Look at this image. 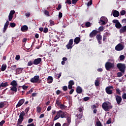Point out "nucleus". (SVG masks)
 <instances>
[{
  "instance_id": "f257e3e1",
  "label": "nucleus",
  "mask_w": 126,
  "mask_h": 126,
  "mask_svg": "<svg viewBox=\"0 0 126 126\" xmlns=\"http://www.w3.org/2000/svg\"><path fill=\"white\" fill-rule=\"evenodd\" d=\"M10 85L12 86V87L11 88L10 90H11V91L13 92H17V81L16 80H13L11 82Z\"/></svg>"
},
{
  "instance_id": "f03ea898",
  "label": "nucleus",
  "mask_w": 126,
  "mask_h": 126,
  "mask_svg": "<svg viewBox=\"0 0 126 126\" xmlns=\"http://www.w3.org/2000/svg\"><path fill=\"white\" fill-rule=\"evenodd\" d=\"M117 67L119 69L120 71H121L122 73H125L126 70V64H123L122 63H119L117 64Z\"/></svg>"
},
{
  "instance_id": "7ed1b4c3",
  "label": "nucleus",
  "mask_w": 126,
  "mask_h": 126,
  "mask_svg": "<svg viewBox=\"0 0 126 126\" xmlns=\"http://www.w3.org/2000/svg\"><path fill=\"white\" fill-rule=\"evenodd\" d=\"M102 109L106 111H110V109H113V106H109V104L107 102L103 103L102 104Z\"/></svg>"
},
{
  "instance_id": "20e7f679",
  "label": "nucleus",
  "mask_w": 126,
  "mask_h": 126,
  "mask_svg": "<svg viewBox=\"0 0 126 126\" xmlns=\"http://www.w3.org/2000/svg\"><path fill=\"white\" fill-rule=\"evenodd\" d=\"M114 67V63L111 62H107L105 63V68L106 70H110V68Z\"/></svg>"
},
{
  "instance_id": "39448f33",
  "label": "nucleus",
  "mask_w": 126,
  "mask_h": 126,
  "mask_svg": "<svg viewBox=\"0 0 126 126\" xmlns=\"http://www.w3.org/2000/svg\"><path fill=\"white\" fill-rule=\"evenodd\" d=\"M112 22L113 23H115V27H116L117 29H121V28L123 27L118 20L114 19L112 21Z\"/></svg>"
},
{
  "instance_id": "423d86ee",
  "label": "nucleus",
  "mask_w": 126,
  "mask_h": 126,
  "mask_svg": "<svg viewBox=\"0 0 126 126\" xmlns=\"http://www.w3.org/2000/svg\"><path fill=\"white\" fill-rule=\"evenodd\" d=\"M114 87L112 86L107 87L105 89V91L107 94H108V95H111L113 94V91L111 89H113Z\"/></svg>"
},
{
  "instance_id": "0eeeda50",
  "label": "nucleus",
  "mask_w": 126,
  "mask_h": 126,
  "mask_svg": "<svg viewBox=\"0 0 126 126\" xmlns=\"http://www.w3.org/2000/svg\"><path fill=\"white\" fill-rule=\"evenodd\" d=\"M39 78H40V76L38 75L34 76V77L31 79L30 81L32 83H37L39 81Z\"/></svg>"
},
{
  "instance_id": "6e6552de",
  "label": "nucleus",
  "mask_w": 126,
  "mask_h": 126,
  "mask_svg": "<svg viewBox=\"0 0 126 126\" xmlns=\"http://www.w3.org/2000/svg\"><path fill=\"white\" fill-rule=\"evenodd\" d=\"M115 97L118 105H120V104L122 103V101L123 100V98H122V96L119 95L115 94Z\"/></svg>"
},
{
  "instance_id": "1a4fd4ad",
  "label": "nucleus",
  "mask_w": 126,
  "mask_h": 126,
  "mask_svg": "<svg viewBox=\"0 0 126 126\" xmlns=\"http://www.w3.org/2000/svg\"><path fill=\"white\" fill-rule=\"evenodd\" d=\"M98 33H99V32L96 30L92 31L89 34L90 38H93V37H95Z\"/></svg>"
},
{
  "instance_id": "9d476101",
  "label": "nucleus",
  "mask_w": 126,
  "mask_h": 126,
  "mask_svg": "<svg viewBox=\"0 0 126 126\" xmlns=\"http://www.w3.org/2000/svg\"><path fill=\"white\" fill-rule=\"evenodd\" d=\"M25 102V99L24 98H22L20 99L17 104L16 105V108H19V107H21V106H22L23 104H24V102Z\"/></svg>"
},
{
  "instance_id": "9b49d317",
  "label": "nucleus",
  "mask_w": 126,
  "mask_h": 126,
  "mask_svg": "<svg viewBox=\"0 0 126 126\" xmlns=\"http://www.w3.org/2000/svg\"><path fill=\"white\" fill-rule=\"evenodd\" d=\"M42 62V58H37L35 59L33 62V64L34 65H38V64H40L41 62Z\"/></svg>"
},
{
  "instance_id": "f8f14e48",
  "label": "nucleus",
  "mask_w": 126,
  "mask_h": 126,
  "mask_svg": "<svg viewBox=\"0 0 126 126\" xmlns=\"http://www.w3.org/2000/svg\"><path fill=\"white\" fill-rule=\"evenodd\" d=\"M115 50L116 51H122L124 50V45L119 43L115 47Z\"/></svg>"
},
{
  "instance_id": "ddd939ff",
  "label": "nucleus",
  "mask_w": 126,
  "mask_h": 126,
  "mask_svg": "<svg viewBox=\"0 0 126 126\" xmlns=\"http://www.w3.org/2000/svg\"><path fill=\"white\" fill-rule=\"evenodd\" d=\"M96 39L97 40L99 45H102V35L100 34H96Z\"/></svg>"
},
{
  "instance_id": "4468645a",
  "label": "nucleus",
  "mask_w": 126,
  "mask_h": 126,
  "mask_svg": "<svg viewBox=\"0 0 126 126\" xmlns=\"http://www.w3.org/2000/svg\"><path fill=\"white\" fill-rule=\"evenodd\" d=\"M98 23L100 24V25H106V22H105V17H101L98 22Z\"/></svg>"
},
{
  "instance_id": "2eb2a0df",
  "label": "nucleus",
  "mask_w": 126,
  "mask_h": 126,
  "mask_svg": "<svg viewBox=\"0 0 126 126\" xmlns=\"http://www.w3.org/2000/svg\"><path fill=\"white\" fill-rule=\"evenodd\" d=\"M68 116H69L68 113L66 112H63L62 111V112H61V119H63V118H66V117H67Z\"/></svg>"
},
{
  "instance_id": "dca6fc26",
  "label": "nucleus",
  "mask_w": 126,
  "mask_h": 126,
  "mask_svg": "<svg viewBox=\"0 0 126 126\" xmlns=\"http://www.w3.org/2000/svg\"><path fill=\"white\" fill-rule=\"evenodd\" d=\"M112 14L114 17H119L120 16V12L116 10L112 11Z\"/></svg>"
},
{
  "instance_id": "f3484780",
  "label": "nucleus",
  "mask_w": 126,
  "mask_h": 126,
  "mask_svg": "<svg viewBox=\"0 0 126 126\" xmlns=\"http://www.w3.org/2000/svg\"><path fill=\"white\" fill-rule=\"evenodd\" d=\"M21 30L22 32H26L28 31V27L26 25H24L21 27Z\"/></svg>"
},
{
  "instance_id": "a211bd4d",
  "label": "nucleus",
  "mask_w": 126,
  "mask_h": 126,
  "mask_svg": "<svg viewBox=\"0 0 126 126\" xmlns=\"http://www.w3.org/2000/svg\"><path fill=\"white\" fill-rule=\"evenodd\" d=\"M76 92L78 94H81L82 93V88L80 86H78L76 88Z\"/></svg>"
},
{
  "instance_id": "6ab92c4d",
  "label": "nucleus",
  "mask_w": 126,
  "mask_h": 126,
  "mask_svg": "<svg viewBox=\"0 0 126 126\" xmlns=\"http://www.w3.org/2000/svg\"><path fill=\"white\" fill-rule=\"evenodd\" d=\"M120 33H125L126 32V26H123L119 31Z\"/></svg>"
},
{
  "instance_id": "aec40b11",
  "label": "nucleus",
  "mask_w": 126,
  "mask_h": 126,
  "mask_svg": "<svg viewBox=\"0 0 126 126\" xmlns=\"http://www.w3.org/2000/svg\"><path fill=\"white\" fill-rule=\"evenodd\" d=\"M53 81V77L51 76H48L47 80V83H49V84L52 83Z\"/></svg>"
},
{
  "instance_id": "412c9836",
  "label": "nucleus",
  "mask_w": 126,
  "mask_h": 126,
  "mask_svg": "<svg viewBox=\"0 0 126 126\" xmlns=\"http://www.w3.org/2000/svg\"><path fill=\"white\" fill-rule=\"evenodd\" d=\"M7 86H8V83L7 82H2L0 85V88H1V87H7Z\"/></svg>"
},
{
  "instance_id": "4be33fe9",
  "label": "nucleus",
  "mask_w": 126,
  "mask_h": 126,
  "mask_svg": "<svg viewBox=\"0 0 126 126\" xmlns=\"http://www.w3.org/2000/svg\"><path fill=\"white\" fill-rule=\"evenodd\" d=\"M23 70V68H18L16 69V74H19V73H21L22 71Z\"/></svg>"
},
{
  "instance_id": "5701e85b",
  "label": "nucleus",
  "mask_w": 126,
  "mask_h": 126,
  "mask_svg": "<svg viewBox=\"0 0 126 126\" xmlns=\"http://www.w3.org/2000/svg\"><path fill=\"white\" fill-rule=\"evenodd\" d=\"M74 42L75 44H78L79 42H80V37H77L75 38L74 40Z\"/></svg>"
},
{
  "instance_id": "b1692460",
  "label": "nucleus",
  "mask_w": 126,
  "mask_h": 126,
  "mask_svg": "<svg viewBox=\"0 0 126 126\" xmlns=\"http://www.w3.org/2000/svg\"><path fill=\"white\" fill-rule=\"evenodd\" d=\"M7 66H6V64H3L2 65H1V67L0 68V70L1 71H4V70H5V69H6V67Z\"/></svg>"
},
{
  "instance_id": "393cba45",
  "label": "nucleus",
  "mask_w": 126,
  "mask_h": 126,
  "mask_svg": "<svg viewBox=\"0 0 126 126\" xmlns=\"http://www.w3.org/2000/svg\"><path fill=\"white\" fill-rule=\"evenodd\" d=\"M24 119H22L21 118H19L18 120L17 123V126H19V125H21L22 124V122H23Z\"/></svg>"
},
{
  "instance_id": "a878e982",
  "label": "nucleus",
  "mask_w": 126,
  "mask_h": 126,
  "mask_svg": "<svg viewBox=\"0 0 126 126\" xmlns=\"http://www.w3.org/2000/svg\"><path fill=\"white\" fill-rule=\"evenodd\" d=\"M83 116V113H80L79 114L76 115V117H77L78 120H81V119H82Z\"/></svg>"
},
{
  "instance_id": "bb28decb",
  "label": "nucleus",
  "mask_w": 126,
  "mask_h": 126,
  "mask_svg": "<svg viewBox=\"0 0 126 126\" xmlns=\"http://www.w3.org/2000/svg\"><path fill=\"white\" fill-rule=\"evenodd\" d=\"M6 103V101H1L0 102V108H3V107H4V105H5V103Z\"/></svg>"
},
{
  "instance_id": "cd10ccee",
  "label": "nucleus",
  "mask_w": 126,
  "mask_h": 126,
  "mask_svg": "<svg viewBox=\"0 0 126 126\" xmlns=\"http://www.w3.org/2000/svg\"><path fill=\"white\" fill-rule=\"evenodd\" d=\"M72 47H73V46L68 43L66 45V48H67V50H70L72 49Z\"/></svg>"
},
{
  "instance_id": "c85d7f7f",
  "label": "nucleus",
  "mask_w": 126,
  "mask_h": 126,
  "mask_svg": "<svg viewBox=\"0 0 126 126\" xmlns=\"http://www.w3.org/2000/svg\"><path fill=\"white\" fill-rule=\"evenodd\" d=\"M60 108L61 110H65L66 109V106L62 104L60 105Z\"/></svg>"
},
{
  "instance_id": "c756f323",
  "label": "nucleus",
  "mask_w": 126,
  "mask_h": 126,
  "mask_svg": "<svg viewBox=\"0 0 126 126\" xmlns=\"http://www.w3.org/2000/svg\"><path fill=\"white\" fill-rule=\"evenodd\" d=\"M17 67V66H16V65H13L10 67V68H11V70H15L16 71V70L17 69V68H16Z\"/></svg>"
},
{
  "instance_id": "7c9ffc66",
  "label": "nucleus",
  "mask_w": 126,
  "mask_h": 126,
  "mask_svg": "<svg viewBox=\"0 0 126 126\" xmlns=\"http://www.w3.org/2000/svg\"><path fill=\"white\" fill-rule=\"evenodd\" d=\"M62 113H63V110H59L57 112V115L59 117L61 118V115H62Z\"/></svg>"
},
{
  "instance_id": "2f4dec72",
  "label": "nucleus",
  "mask_w": 126,
  "mask_h": 126,
  "mask_svg": "<svg viewBox=\"0 0 126 126\" xmlns=\"http://www.w3.org/2000/svg\"><path fill=\"white\" fill-rule=\"evenodd\" d=\"M102 31H104V27L100 26L98 28V33L99 32H102Z\"/></svg>"
},
{
  "instance_id": "473e14b6",
  "label": "nucleus",
  "mask_w": 126,
  "mask_h": 126,
  "mask_svg": "<svg viewBox=\"0 0 126 126\" xmlns=\"http://www.w3.org/2000/svg\"><path fill=\"white\" fill-rule=\"evenodd\" d=\"M97 121L96 123V126H102V124H101V122L99 121V119H97Z\"/></svg>"
},
{
  "instance_id": "72a5a7b5",
  "label": "nucleus",
  "mask_w": 126,
  "mask_h": 126,
  "mask_svg": "<svg viewBox=\"0 0 126 126\" xmlns=\"http://www.w3.org/2000/svg\"><path fill=\"white\" fill-rule=\"evenodd\" d=\"M119 59H120V61H124V60L126 59V56H125L124 55H121L119 57Z\"/></svg>"
},
{
  "instance_id": "f704fd0d",
  "label": "nucleus",
  "mask_w": 126,
  "mask_h": 126,
  "mask_svg": "<svg viewBox=\"0 0 126 126\" xmlns=\"http://www.w3.org/2000/svg\"><path fill=\"white\" fill-rule=\"evenodd\" d=\"M85 26L87 27V28L90 27V26H91V23L89 22H88L85 23Z\"/></svg>"
},
{
  "instance_id": "c9c22d12",
  "label": "nucleus",
  "mask_w": 126,
  "mask_h": 126,
  "mask_svg": "<svg viewBox=\"0 0 126 126\" xmlns=\"http://www.w3.org/2000/svg\"><path fill=\"white\" fill-rule=\"evenodd\" d=\"M94 85L95 86L98 87L100 85V83L98 80H96L94 83Z\"/></svg>"
},
{
  "instance_id": "e433bc0d",
  "label": "nucleus",
  "mask_w": 126,
  "mask_h": 126,
  "mask_svg": "<svg viewBox=\"0 0 126 126\" xmlns=\"http://www.w3.org/2000/svg\"><path fill=\"white\" fill-rule=\"evenodd\" d=\"M66 118H67L66 120H67L68 124H70V123L71 122V120L70 117H69L68 116Z\"/></svg>"
},
{
  "instance_id": "4c0bfd02",
  "label": "nucleus",
  "mask_w": 126,
  "mask_h": 126,
  "mask_svg": "<svg viewBox=\"0 0 126 126\" xmlns=\"http://www.w3.org/2000/svg\"><path fill=\"white\" fill-rule=\"evenodd\" d=\"M8 25H9V22L8 21H7L5 23V25H4V27L5 28H7L8 27Z\"/></svg>"
},
{
  "instance_id": "58836bf2",
  "label": "nucleus",
  "mask_w": 126,
  "mask_h": 126,
  "mask_svg": "<svg viewBox=\"0 0 126 126\" xmlns=\"http://www.w3.org/2000/svg\"><path fill=\"white\" fill-rule=\"evenodd\" d=\"M44 13L45 15H47V16H50V13H49V11L48 10H44Z\"/></svg>"
},
{
  "instance_id": "ea45409f",
  "label": "nucleus",
  "mask_w": 126,
  "mask_h": 126,
  "mask_svg": "<svg viewBox=\"0 0 126 126\" xmlns=\"http://www.w3.org/2000/svg\"><path fill=\"white\" fill-rule=\"evenodd\" d=\"M68 84L69 85L73 86V85H74V81H73V80H70L69 81Z\"/></svg>"
},
{
  "instance_id": "a19ab883",
  "label": "nucleus",
  "mask_w": 126,
  "mask_h": 126,
  "mask_svg": "<svg viewBox=\"0 0 126 126\" xmlns=\"http://www.w3.org/2000/svg\"><path fill=\"white\" fill-rule=\"evenodd\" d=\"M10 26H11L12 28H14V27H15V26H16V24L14 23H11L10 24Z\"/></svg>"
},
{
  "instance_id": "79ce46f5",
  "label": "nucleus",
  "mask_w": 126,
  "mask_h": 126,
  "mask_svg": "<svg viewBox=\"0 0 126 126\" xmlns=\"http://www.w3.org/2000/svg\"><path fill=\"white\" fill-rule=\"evenodd\" d=\"M12 18H13V16L9 14V16H8L9 21H11L12 20Z\"/></svg>"
},
{
  "instance_id": "37998d69",
  "label": "nucleus",
  "mask_w": 126,
  "mask_h": 126,
  "mask_svg": "<svg viewBox=\"0 0 126 126\" xmlns=\"http://www.w3.org/2000/svg\"><path fill=\"white\" fill-rule=\"evenodd\" d=\"M126 13V10H123L120 12L121 15H125Z\"/></svg>"
},
{
  "instance_id": "c03bdc74",
  "label": "nucleus",
  "mask_w": 126,
  "mask_h": 126,
  "mask_svg": "<svg viewBox=\"0 0 126 126\" xmlns=\"http://www.w3.org/2000/svg\"><path fill=\"white\" fill-rule=\"evenodd\" d=\"M49 31V29H48L47 28H44L43 29V32L44 33H48Z\"/></svg>"
},
{
  "instance_id": "a18cd8bd",
  "label": "nucleus",
  "mask_w": 126,
  "mask_h": 126,
  "mask_svg": "<svg viewBox=\"0 0 126 126\" xmlns=\"http://www.w3.org/2000/svg\"><path fill=\"white\" fill-rule=\"evenodd\" d=\"M122 72H119L117 73V77H122V76L123 75V73H122Z\"/></svg>"
},
{
  "instance_id": "49530a36",
  "label": "nucleus",
  "mask_w": 126,
  "mask_h": 126,
  "mask_svg": "<svg viewBox=\"0 0 126 126\" xmlns=\"http://www.w3.org/2000/svg\"><path fill=\"white\" fill-rule=\"evenodd\" d=\"M68 44H69V45H73V39H71L69 40Z\"/></svg>"
},
{
  "instance_id": "de8ad7c7",
  "label": "nucleus",
  "mask_w": 126,
  "mask_h": 126,
  "mask_svg": "<svg viewBox=\"0 0 126 126\" xmlns=\"http://www.w3.org/2000/svg\"><path fill=\"white\" fill-rule=\"evenodd\" d=\"M56 104H57V105L58 106H61V104H62V102H60L59 100H56Z\"/></svg>"
},
{
  "instance_id": "09e8293b",
  "label": "nucleus",
  "mask_w": 126,
  "mask_h": 126,
  "mask_svg": "<svg viewBox=\"0 0 126 126\" xmlns=\"http://www.w3.org/2000/svg\"><path fill=\"white\" fill-rule=\"evenodd\" d=\"M63 91H67V86H63Z\"/></svg>"
},
{
  "instance_id": "8fccbe9b",
  "label": "nucleus",
  "mask_w": 126,
  "mask_h": 126,
  "mask_svg": "<svg viewBox=\"0 0 126 126\" xmlns=\"http://www.w3.org/2000/svg\"><path fill=\"white\" fill-rule=\"evenodd\" d=\"M122 98H123V100L126 99V93H124L122 94Z\"/></svg>"
},
{
  "instance_id": "3c124183",
  "label": "nucleus",
  "mask_w": 126,
  "mask_h": 126,
  "mask_svg": "<svg viewBox=\"0 0 126 126\" xmlns=\"http://www.w3.org/2000/svg\"><path fill=\"white\" fill-rule=\"evenodd\" d=\"M89 99H90V97L87 96L83 98L84 101H85V102H87V101H88V100H89Z\"/></svg>"
},
{
  "instance_id": "603ef678",
  "label": "nucleus",
  "mask_w": 126,
  "mask_h": 126,
  "mask_svg": "<svg viewBox=\"0 0 126 126\" xmlns=\"http://www.w3.org/2000/svg\"><path fill=\"white\" fill-rule=\"evenodd\" d=\"M5 123V121L4 120H2L0 122V126H3V124H4Z\"/></svg>"
},
{
  "instance_id": "864d4df0",
  "label": "nucleus",
  "mask_w": 126,
  "mask_h": 126,
  "mask_svg": "<svg viewBox=\"0 0 126 126\" xmlns=\"http://www.w3.org/2000/svg\"><path fill=\"white\" fill-rule=\"evenodd\" d=\"M33 64V63L32 62V61H29L28 63V66H31V65H32Z\"/></svg>"
},
{
  "instance_id": "5fc2aeb1",
  "label": "nucleus",
  "mask_w": 126,
  "mask_h": 126,
  "mask_svg": "<svg viewBox=\"0 0 126 126\" xmlns=\"http://www.w3.org/2000/svg\"><path fill=\"white\" fill-rule=\"evenodd\" d=\"M117 94H118L119 95H121V90H120L119 89H117L116 90Z\"/></svg>"
},
{
  "instance_id": "6e6d98bb",
  "label": "nucleus",
  "mask_w": 126,
  "mask_h": 126,
  "mask_svg": "<svg viewBox=\"0 0 126 126\" xmlns=\"http://www.w3.org/2000/svg\"><path fill=\"white\" fill-rule=\"evenodd\" d=\"M15 60H16L17 61H19V60H20V55H16L15 57Z\"/></svg>"
},
{
  "instance_id": "4d7b16f0",
  "label": "nucleus",
  "mask_w": 126,
  "mask_h": 126,
  "mask_svg": "<svg viewBox=\"0 0 126 126\" xmlns=\"http://www.w3.org/2000/svg\"><path fill=\"white\" fill-rule=\"evenodd\" d=\"M92 2H93L92 0H90V1L88 2V4H87L88 6H90V5H92Z\"/></svg>"
},
{
  "instance_id": "13d9d810",
  "label": "nucleus",
  "mask_w": 126,
  "mask_h": 126,
  "mask_svg": "<svg viewBox=\"0 0 126 126\" xmlns=\"http://www.w3.org/2000/svg\"><path fill=\"white\" fill-rule=\"evenodd\" d=\"M62 17H63V13H62L61 12H59V18L60 19H61V18H62Z\"/></svg>"
},
{
  "instance_id": "bf43d9fd",
  "label": "nucleus",
  "mask_w": 126,
  "mask_h": 126,
  "mask_svg": "<svg viewBox=\"0 0 126 126\" xmlns=\"http://www.w3.org/2000/svg\"><path fill=\"white\" fill-rule=\"evenodd\" d=\"M14 13H15V11L14 10H11L10 11V13L9 14L12 15L13 16V14H14Z\"/></svg>"
},
{
  "instance_id": "052dcab7",
  "label": "nucleus",
  "mask_w": 126,
  "mask_h": 126,
  "mask_svg": "<svg viewBox=\"0 0 126 126\" xmlns=\"http://www.w3.org/2000/svg\"><path fill=\"white\" fill-rule=\"evenodd\" d=\"M59 119H60V117L56 115L53 119V121H57V120H59Z\"/></svg>"
},
{
  "instance_id": "680f3d73",
  "label": "nucleus",
  "mask_w": 126,
  "mask_h": 126,
  "mask_svg": "<svg viewBox=\"0 0 126 126\" xmlns=\"http://www.w3.org/2000/svg\"><path fill=\"white\" fill-rule=\"evenodd\" d=\"M32 92H33V89H31L27 93L26 95H28L29 94H30V93H32Z\"/></svg>"
},
{
  "instance_id": "e2e57ef3",
  "label": "nucleus",
  "mask_w": 126,
  "mask_h": 126,
  "mask_svg": "<svg viewBox=\"0 0 126 126\" xmlns=\"http://www.w3.org/2000/svg\"><path fill=\"white\" fill-rule=\"evenodd\" d=\"M65 3H68V4H71V0H66Z\"/></svg>"
},
{
  "instance_id": "0e129e2a",
  "label": "nucleus",
  "mask_w": 126,
  "mask_h": 126,
  "mask_svg": "<svg viewBox=\"0 0 126 126\" xmlns=\"http://www.w3.org/2000/svg\"><path fill=\"white\" fill-rule=\"evenodd\" d=\"M96 108H97V106L95 105V104H94L91 106V109H92L93 110H95Z\"/></svg>"
},
{
  "instance_id": "69168bd1",
  "label": "nucleus",
  "mask_w": 126,
  "mask_h": 126,
  "mask_svg": "<svg viewBox=\"0 0 126 126\" xmlns=\"http://www.w3.org/2000/svg\"><path fill=\"white\" fill-rule=\"evenodd\" d=\"M62 8V5L61 4H59L58 5V7L56 8V9H57V10H60V9H61Z\"/></svg>"
},
{
  "instance_id": "338daca9",
  "label": "nucleus",
  "mask_w": 126,
  "mask_h": 126,
  "mask_svg": "<svg viewBox=\"0 0 126 126\" xmlns=\"http://www.w3.org/2000/svg\"><path fill=\"white\" fill-rule=\"evenodd\" d=\"M77 1H78V0H72V4H75Z\"/></svg>"
},
{
  "instance_id": "774afa93",
  "label": "nucleus",
  "mask_w": 126,
  "mask_h": 126,
  "mask_svg": "<svg viewBox=\"0 0 126 126\" xmlns=\"http://www.w3.org/2000/svg\"><path fill=\"white\" fill-rule=\"evenodd\" d=\"M73 92H74V89H71L70 91H69V94L70 95H71V94H72V93H73Z\"/></svg>"
}]
</instances>
